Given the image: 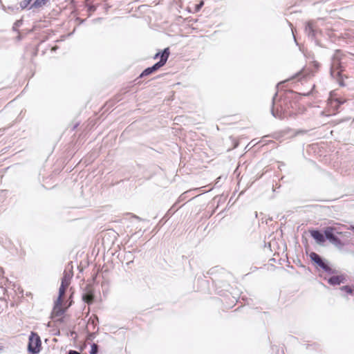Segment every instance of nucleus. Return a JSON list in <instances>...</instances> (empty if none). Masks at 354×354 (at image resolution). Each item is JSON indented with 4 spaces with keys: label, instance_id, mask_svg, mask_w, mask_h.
<instances>
[{
    "label": "nucleus",
    "instance_id": "nucleus-1",
    "mask_svg": "<svg viewBox=\"0 0 354 354\" xmlns=\"http://www.w3.org/2000/svg\"><path fill=\"white\" fill-rule=\"evenodd\" d=\"M297 93L292 90H286L280 95L277 99L278 92H276L272 97L271 114L273 117L282 120L286 117H294L296 115L295 109L297 106L294 98Z\"/></svg>",
    "mask_w": 354,
    "mask_h": 354
},
{
    "label": "nucleus",
    "instance_id": "nucleus-2",
    "mask_svg": "<svg viewBox=\"0 0 354 354\" xmlns=\"http://www.w3.org/2000/svg\"><path fill=\"white\" fill-rule=\"evenodd\" d=\"M311 236L319 244H322L328 240L338 250H343L344 247L349 244L348 237L351 233L349 232H338L335 227H326L324 234L318 230H313L310 232Z\"/></svg>",
    "mask_w": 354,
    "mask_h": 354
},
{
    "label": "nucleus",
    "instance_id": "nucleus-3",
    "mask_svg": "<svg viewBox=\"0 0 354 354\" xmlns=\"http://www.w3.org/2000/svg\"><path fill=\"white\" fill-rule=\"evenodd\" d=\"M170 51L169 48H165L163 50V53L161 56V59L154 64L152 66L148 67L145 68L140 75L139 77L142 78L143 77L147 76L153 73V72L158 71L159 68L165 65L167 62V59L169 57Z\"/></svg>",
    "mask_w": 354,
    "mask_h": 354
},
{
    "label": "nucleus",
    "instance_id": "nucleus-4",
    "mask_svg": "<svg viewBox=\"0 0 354 354\" xmlns=\"http://www.w3.org/2000/svg\"><path fill=\"white\" fill-rule=\"evenodd\" d=\"M310 260L316 264L317 266L321 268L324 271L330 274H334L337 273V270L333 269L328 265L327 261L322 258L320 255L316 252H312L309 255Z\"/></svg>",
    "mask_w": 354,
    "mask_h": 354
},
{
    "label": "nucleus",
    "instance_id": "nucleus-5",
    "mask_svg": "<svg viewBox=\"0 0 354 354\" xmlns=\"http://www.w3.org/2000/svg\"><path fill=\"white\" fill-rule=\"evenodd\" d=\"M41 348V341L39 335L35 332H31L28 339V351L31 354H37Z\"/></svg>",
    "mask_w": 354,
    "mask_h": 354
},
{
    "label": "nucleus",
    "instance_id": "nucleus-6",
    "mask_svg": "<svg viewBox=\"0 0 354 354\" xmlns=\"http://www.w3.org/2000/svg\"><path fill=\"white\" fill-rule=\"evenodd\" d=\"M305 33L307 35L308 38L312 40H315L316 32L317 30V26L313 21H309L306 24L305 26Z\"/></svg>",
    "mask_w": 354,
    "mask_h": 354
},
{
    "label": "nucleus",
    "instance_id": "nucleus-7",
    "mask_svg": "<svg viewBox=\"0 0 354 354\" xmlns=\"http://www.w3.org/2000/svg\"><path fill=\"white\" fill-rule=\"evenodd\" d=\"M94 297L95 295L93 290L89 285H87L83 290V293L82 295L83 301L88 304H91L94 301Z\"/></svg>",
    "mask_w": 354,
    "mask_h": 354
},
{
    "label": "nucleus",
    "instance_id": "nucleus-8",
    "mask_svg": "<svg viewBox=\"0 0 354 354\" xmlns=\"http://www.w3.org/2000/svg\"><path fill=\"white\" fill-rule=\"evenodd\" d=\"M346 281V276L344 274L332 276L327 279L328 283L331 286L340 285L345 283Z\"/></svg>",
    "mask_w": 354,
    "mask_h": 354
},
{
    "label": "nucleus",
    "instance_id": "nucleus-9",
    "mask_svg": "<svg viewBox=\"0 0 354 354\" xmlns=\"http://www.w3.org/2000/svg\"><path fill=\"white\" fill-rule=\"evenodd\" d=\"M341 68V64L339 59H337L335 57L333 58V63L331 64L330 66V75L334 77L335 75V71Z\"/></svg>",
    "mask_w": 354,
    "mask_h": 354
},
{
    "label": "nucleus",
    "instance_id": "nucleus-10",
    "mask_svg": "<svg viewBox=\"0 0 354 354\" xmlns=\"http://www.w3.org/2000/svg\"><path fill=\"white\" fill-rule=\"evenodd\" d=\"M53 313L57 317L62 316L65 313V309L62 308V304H57V301L55 302Z\"/></svg>",
    "mask_w": 354,
    "mask_h": 354
},
{
    "label": "nucleus",
    "instance_id": "nucleus-11",
    "mask_svg": "<svg viewBox=\"0 0 354 354\" xmlns=\"http://www.w3.org/2000/svg\"><path fill=\"white\" fill-rule=\"evenodd\" d=\"M67 287L64 286H60L59 289V295L56 301H57V304H62L63 299L65 295L66 290Z\"/></svg>",
    "mask_w": 354,
    "mask_h": 354
},
{
    "label": "nucleus",
    "instance_id": "nucleus-12",
    "mask_svg": "<svg viewBox=\"0 0 354 354\" xmlns=\"http://www.w3.org/2000/svg\"><path fill=\"white\" fill-rule=\"evenodd\" d=\"M71 277L70 276V274H68L66 272H64V275L62 278L61 286H64L68 288L71 283Z\"/></svg>",
    "mask_w": 354,
    "mask_h": 354
},
{
    "label": "nucleus",
    "instance_id": "nucleus-13",
    "mask_svg": "<svg viewBox=\"0 0 354 354\" xmlns=\"http://www.w3.org/2000/svg\"><path fill=\"white\" fill-rule=\"evenodd\" d=\"M48 0H35V2L31 5L30 8H39L46 3Z\"/></svg>",
    "mask_w": 354,
    "mask_h": 354
},
{
    "label": "nucleus",
    "instance_id": "nucleus-14",
    "mask_svg": "<svg viewBox=\"0 0 354 354\" xmlns=\"http://www.w3.org/2000/svg\"><path fill=\"white\" fill-rule=\"evenodd\" d=\"M22 24H23V19H21L17 20L14 23L13 26L12 28V31L16 32H19L18 28L20 27Z\"/></svg>",
    "mask_w": 354,
    "mask_h": 354
},
{
    "label": "nucleus",
    "instance_id": "nucleus-15",
    "mask_svg": "<svg viewBox=\"0 0 354 354\" xmlns=\"http://www.w3.org/2000/svg\"><path fill=\"white\" fill-rule=\"evenodd\" d=\"M98 345L95 343L92 344L90 351V354H97L98 353Z\"/></svg>",
    "mask_w": 354,
    "mask_h": 354
},
{
    "label": "nucleus",
    "instance_id": "nucleus-16",
    "mask_svg": "<svg viewBox=\"0 0 354 354\" xmlns=\"http://www.w3.org/2000/svg\"><path fill=\"white\" fill-rule=\"evenodd\" d=\"M32 0H23L20 2V8L21 9H25L28 6V5L30 3Z\"/></svg>",
    "mask_w": 354,
    "mask_h": 354
},
{
    "label": "nucleus",
    "instance_id": "nucleus-17",
    "mask_svg": "<svg viewBox=\"0 0 354 354\" xmlns=\"http://www.w3.org/2000/svg\"><path fill=\"white\" fill-rule=\"evenodd\" d=\"M342 290H344L348 294H353V290L349 286H344L341 288Z\"/></svg>",
    "mask_w": 354,
    "mask_h": 354
},
{
    "label": "nucleus",
    "instance_id": "nucleus-18",
    "mask_svg": "<svg viewBox=\"0 0 354 354\" xmlns=\"http://www.w3.org/2000/svg\"><path fill=\"white\" fill-rule=\"evenodd\" d=\"M96 10V6L94 5H88V11L89 12H93Z\"/></svg>",
    "mask_w": 354,
    "mask_h": 354
},
{
    "label": "nucleus",
    "instance_id": "nucleus-19",
    "mask_svg": "<svg viewBox=\"0 0 354 354\" xmlns=\"http://www.w3.org/2000/svg\"><path fill=\"white\" fill-rule=\"evenodd\" d=\"M203 4H204V3L203 1H201L200 3L197 4L196 6V8H195L196 11H199L200 9L203 7Z\"/></svg>",
    "mask_w": 354,
    "mask_h": 354
},
{
    "label": "nucleus",
    "instance_id": "nucleus-20",
    "mask_svg": "<svg viewBox=\"0 0 354 354\" xmlns=\"http://www.w3.org/2000/svg\"><path fill=\"white\" fill-rule=\"evenodd\" d=\"M162 53H163V50L156 53L155 55L153 56V59H158V57H160V59Z\"/></svg>",
    "mask_w": 354,
    "mask_h": 354
},
{
    "label": "nucleus",
    "instance_id": "nucleus-21",
    "mask_svg": "<svg viewBox=\"0 0 354 354\" xmlns=\"http://www.w3.org/2000/svg\"><path fill=\"white\" fill-rule=\"evenodd\" d=\"M335 102L337 103V106H339L340 105L343 104L345 102V100H342L340 99H336Z\"/></svg>",
    "mask_w": 354,
    "mask_h": 354
},
{
    "label": "nucleus",
    "instance_id": "nucleus-22",
    "mask_svg": "<svg viewBox=\"0 0 354 354\" xmlns=\"http://www.w3.org/2000/svg\"><path fill=\"white\" fill-rule=\"evenodd\" d=\"M68 354H80V353L77 351L70 350V351H68Z\"/></svg>",
    "mask_w": 354,
    "mask_h": 354
},
{
    "label": "nucleus",
    "instance_id": "nucleus-23",
    "mask_svg": "<svg viewBox=\"0 0 354 354\" xmlns=\"http://www.w3.org/2000/svg\"><path fill=\"white\" fill-rule=\"evenodd\" d=\"M17 33H18V35H17V38H16V39H17V41H21V40L22 39L23 37H22V35L19 33V32H17Z\"/></svg>",
    "mask_w": 354,
    "mask_h": 354
},
{
    "label": "nucleus",
    "instance_id": "nucleus-24",
    "mask_svg": "<svg viewBox=\"0 0 354 354\" xmlns=\"http://www.w3.org/2000/svg\"><path fill=\"white\" fill-rule=\"evenodd\" d=\"M8 9L10 10L11 11H14L15 10H18V8L17 7H12V6H9L8 7Z\"/></svg>",
    "mask_w": 354,
    "mask_h": 354
},
{
    "label": "nucleus",
    "instance_id": "nucleus-25",
    "mask_svg": "<svg viewBox=\"0 0 354 354\" xmlns=\"http://www.w3.org/2000/svg\"><path fill=\"white\" fill-rule=\"evenodd\" d=\"M307 131L306 130H300L299 131L297 134H299V133H306Z\"/></svg>",
    "mask_w": 354,
    "mask_h": 354
},
{
    "label": "nucleus",
    "instance_id": "nucleus-26",
    "mask_svg": "<svg viewBox=\"0 0 354 354\" xmlns=\"http://www.w3.org/2000/svg\"><path fill=\"white\" fill-rule=\"evenodd\" d=\"M342 70H339V71L337 72V76H340L341 75V73H342Z\"/></svg>",
    "mask_w": 354,
    "mask_h": 354
},
{
    "label": "nucleus",
    "instance_id": "nucleus-27",
    "mask_svg": "<svg viewBox=\"0 0 354 354\" xmlns=\"http://www.w3.org/2000/svg\"><path fill=\"white\" fill-rule=\"evenodd\" d=\"M351 230L354 232V226H351Z\"/></svg>",
    "mask_w": 354,
    "mask_h": 354
},
{
    "label": "nucleus",
    "instance_id": "nucleus-28",
    "mask_svg": "<svg viewBox=\"0 0 354 354\" xmlns=\"http://www.w3.org/2000/svg\"><path fill=\"white\" fill-rule=\"evenodd\" d=\"M3 349V346H0V351H2Z\"/></svg>",
    "mask_w": 354,
    "mask_h": 354
},
{
    "label": "nucleus",
    "instance_id": "nucleus-29",
    "mask_svg": "<svg viewBox=\"0 0 354 354\" xmlns=\"http://www.w3.org/2000/svg\"><path fill=\"white\" fill-rule=\"evenodd\" d=\"M2 272V268H0V274Z\"/></svg>",
    "mask_w": 354,
    "mask_h": 354
}]
</instances>
